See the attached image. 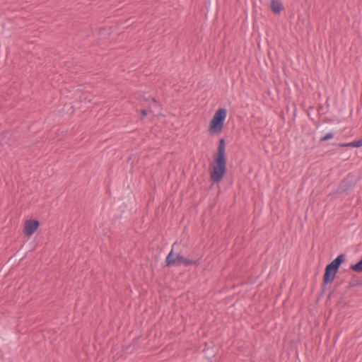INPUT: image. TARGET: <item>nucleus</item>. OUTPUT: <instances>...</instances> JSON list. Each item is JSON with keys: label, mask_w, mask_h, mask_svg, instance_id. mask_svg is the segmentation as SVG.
<instances>
[{"label": "nucleus", "mask_w": 362, "mask_h": 362, "mask_svg": "<svg viewBox=\"0 0 362 362\" xmlns=\"http://www.w3.org/2000/svg\"><path fill=\"white\" fill-rule=\"evenodd\" d=\"M226 173V142L224 139H221L218 146V151L214 158L213 170L211 172L210 178L214 182L218 183L222 180Z\"/></svg>", "instance_id": "f257e3e1"}, {"label": "nucleus", "mask_w": 362, "mask_h": 362, "mask_svg": "<svg viewBox=\"0 0 362 362\" xmlns=\"http://www.w3.org/2000/svg\"><path fill=\"white\" fill-rule=\"evenodd\" d=\"M175 243L172 245L171 250L168 253L165 263L168 267H178L181 265H184L185 267H188L190 265H198L199 262L197 260H194L190 258L185 257L180 253L174 252V247Z\"/></svg>", "instance_id": "f03ea898"}, {"label": "nucleus", "mask_w": 362, "mask_h": 362, "mask_svg": "<svg viewBox=\"0 0 362 362\" xmlns=\"http://www.w3.org/2000/svg\"><path fill=\"white\" fill-rule=\"evenodd\" d=\"M345 260L346 255L344 254H340L326 266L323 277V283L325 284H329L333 282L341 264L344 263Z\"/></svg>", "instance_id": "7ed1b4c3"}, {"label": "nucleus", "mask_w": 362, "mask_h": 362, "mask_svg": "<svg viewBox=\"0 0 362 362\" xmlns=\"http://www.w3.org/2000/svg\"><path fill=\"white\" fill-rule=\"evenodd\" d=\"M227 117L226 108H219L213 116L209 124V131L211 135L220 133L223 127Z\"/></svg>", "instance_id": "20e7f679"}, {"label": "nucleus", "mask_w": 362, "mask_h": 362, "mask_svg": "<svg viewBox=\"0 0 362 362\" xmlns=\"http://www.w3.org/2000/svg\"><path fill=\"white\" fill-rule=\"evenodd\" d=\"M39 226V222L37 220H29L25 222V232L27 235H31L35 233Z\"/></svg>", "instance_id": "39448f33"}, {"label": "nucleus", "mask_w": 362, "mask_h": 362, "mask_svg": "<svg viewBox=\"0 0 362 362\" xmlns=\"http://www.w3.org/2000/svg\"><path fill=\"white\" fill-rule=\"evenodd\" d=\"M270 8L274 13H279L283 9V6L279 1L272 0L270 3Z\"/></svg>", "instance_id": "423d86ee"}, {"label": "nucleus", "mask_w": 362, "mask_h": 362, "mask_svg": "<svg viewBox=\"0 0 362 362\" xmlns=\"http://www.w3.org/2000/svg\"><path fill=\"white\" fill-rule=\"evenodd\" d=\"M351 269L357 272H362V258L356 264L351 266Z\"/></svg>", "instance_id": "0eeeda50"}, {"label": "nucleus", "mask_w": 362, "mask_h": 362, "mask_svg": "<svg viewBox=\"0 0 362 362\" xmlns=\"http://www.w3.org/2000/svg\"><path fill=\"white\" fill-rule=\"evenodd\" d=\"M333 137H334V133L328 132L320 139V141H327V140L332 139Z\"/></svg>", "instance_id": "6e6552de"}, {"label": "nucleus", "mask_w": 362, "mask_h": 362, "mask_svg": "<svg viewBox=\"0 0 362 362\" xmlns=\"http://www.w3.org/2000/svg\"><path fill=\"white\" fill-rule=\"evenodd\" d=\"M352 147L359 148L362 146V139L352 141Z\"/></svg>", "instance_id": "1a4fd4ad"}, {"label": "nucleus", "mask_w": 362, "mask_h": 362, "mask_svg": "<svg viewBox=\"0 0 362 362\" xmlns=\"http://www.w3.org/2000/svg\"><path fill=\"white\" fill-rule=\"evenodd\" d=\"M352 141L349 143H340L339 144V147H352Z\"/></svg>", "instance_id": "9d476101"}, {"label": "nucleus", "mask_w": 362, "mask_h": 362, "mask_svg": "<svg viewBox=\"0 0 362 362\" xmlns=\"http://www.w3.org/2000/svg\"><path fill=\"white\" fill-rule=\"evenodd\" d=\"M147 115V112L146 110H141V117L144 118Z\"/></svg>", "instance_id": "9b49d317"}, {"label": "nucleus", "mask_w": 362, "mask_h": 362, "mask_svg": "<svg viewBox=\"0 0 362 362\" xmlns=\"http://www.w3.org/2000/svg\"><path fill=\"white\" fill-rule=\"evenodd\" d=\"M153 103H156V100L154 98L152 99Z\"/></svg>", "instance_id": "f8f14e48"}]
</instances>
